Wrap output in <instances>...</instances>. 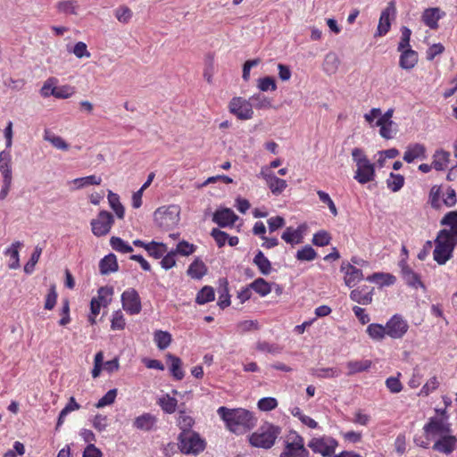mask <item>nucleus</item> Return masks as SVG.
I'll return each instance as SVG.
<instances>
[{
	"label": "nucleus",
	"mask_w": 457,
	"mask_h": 457,
	"mask_svg": "<svg viewBox=\"0 0 457 457\" xmlns=\"http://www.w3.org/2000/svg\"><path fill=\"white\" fill-rule=\"evenodd\" d=\"M217 413L225 423L226 428L236 435L245 434L253 428L257 422L254 414L244 408L229 409L220 406Z\"/></svg>",
	"instance_id": "f257e3e1"
},
{
	"label": "nucleus",
	"mask_w": 457,
	"mask_h": 457,
	"mask_svg": "<svg viewBox=\"0 0 457 457\" xmlns=\"http://www.w3.org/2000/svg\"><path fill=\"white\" fill-rule=\"evenodd\" d=\"M351 154L356 166L353 179L361 185L373 181L376 177L375 164L370 161L365 152L355 147Z\"/></svg>",
	"instance_id": "f03ea898"
},
{
	"label": "nucleus",
	"mask_w": 457,
	"mask_h": 457,
	"mask_svg": "<svg viewBox=\"0 0 457 457\" xmlns=\"http://www.w3.org/2000/svg\"><path fill=\"white\" fill-rule=\"evenodd\" d=\"M457 239L452 237L446 229H441L435 240L434 260L440 265L446 263L453 256Z\"/></svg>",
	"instance_id": "7ed1b4c3"
},
{
	"label": "nucleus",
	"mask_w": 457,
	"mask_h": 457,
	"mask_svg": "<svg viewBox=\"0 0 457 457\" xmlns=\"http://www.w3.org/2000/svg\"><path fill=\"white\" fill-rule=\"evenodd\" d=\"M180 208L171 204L159 207L154 213L155 224L162 230H170L176 228L179 222Z\"/></svg>",
	"instance_id": "20e7f679"
},
{
	"label": "nucleus",
	"mask_w": 457,
	"mask_h": 457,
	"mask_svg": "<svg viewBox=\"0 0 457 457\" xmlns=\"http://www.w3.org/2000/svg\"><path fill=\"white\" fill-rule=\"evenodd\" d=\"M279 434L280 428L278 427L265 424L250 436L249 442L254 447L269 449L274 445Z\"/></svg>",
	"instance_id": "39448f33"
},
{
	"label": "nucleus",
	"mask_w": 457,
	"mask_h": 457,
	"mask_svg": "<svg viewBox=\"0 0 457 457\" xmlns=\"http://www.w3.org/2000/svg\"><path fill=\"white\" fill-rule=\"evenodd\" d=\"M279 457H309L304 439L296 431H289L284 439V449Z\"/></svg>",
	"instance_id": "423d86ee"
},
{
	"label": "nucleus",
	"mask_w": 457,
	"mask_h": 457,
	"mask_svg": "<svg viewBox=\"0 0 457 457\" xmlns=\"http://www.w3.org/2000/svg\"><path fill=\"white\" fill-rule=\"evenodd\" d=\"M112 294V287H99L97 296L94 297L90 303L88 321L91 324L96 323V318L99 314L101 307H105L111 303Z\"/></svg>",
	"instance_id": "0eeeda50"
},
{
	"label": "nucleus",
	"mask_w": 457,
	"mask_h": 457,
	"mask_svg": "<svg viewBox=\"0 0 457 457\" xmlns=\"http://www.w3.org/2000/svg\"><path fill=\"white\" fill-rule=\"evenodd\" d=\"M229 112L237 119L245 120H250L253 116V104L249 100L243 97H233L228 104Z\"/></svg>",
	"instance_id": "6e6552de"
},
{
	"label": "nucleus",
	"mask_w": 457,
	"mask_h": 457,
	"mask_svg": "<svg viewBox=\"0 0 457 457\" xmlns=\"http://www.w3.org/2000/svg\"><path fill=\"white\" fill-rule=\"evenodd\" d=\"M337 445V441L330 436L313 437L308 443V447L311 448L312 452L325 457L334 454Z\"/></svg>",
	"instance_id": "1a4fd4ad"
},
{
	"label": "nucleus",
	"mask_w": 457,
	"mask_h": 457,
	"mask_svg": "<svg viewBox=\"0 0 457 457\" xmlns=\"http://www.w3.org/2000/svg\"><path fill=\"white\" fill-rule=\"evenodd\" d=\"M114 223L113 216L107 211H101L96 219L91 220L92 233L96 237H104L107 235Z\"/></svg>",
	"instance_id": "9d476101"
},
{
	"label": "nucleus",
	"mask_w": 457,
	"mask_h": 457,
	"mask_svg": "<svg viewBox=\"0 0 457 457\" xmlns=\"http://www.w3.org/2000/svg\"><path fill=\"white\" fill-rule=\"evenodd\" d=\"M423 430L428 437H440L453 432L451 424L444 418L431 417Z\"/></svg>",
	"instance_id": "9b49d317"
},
{
	"label": "nucleus",
	"mask_w": 457,
	"mask_h": 457,
	"mask_svg": "<svg viewBox=\"0 0 457 457\" xmlns=\"http://www.w3.org/2000/svg\"><path fill=\"white\" fill-rule=\"evenodd\" d=\"M259 177L263 179L267 187L274 195H279L287 187L285 179L278 178L272 170L267 167H262Z\"/></svg>",
	"instance_id": "f8f14e48"
},
{
	"label": "nucleus",
	"mask_w": 457,
	"mask_h": 457,
	"mask_svg": "<svg viewBox=\"0 0 457 457\" xmlns=\"http://www.w3.org/2000/svg\"><path fill=\"white\" fill-rule=\"evenodd\" d=\"M179 448L185 454H197L200 450V436L195 432H181Z\"/></svg>",
	"instance_id": "ddd939ff"
},
{
	"label": "nucleus",
	"mask_w": 457,
	"mask_h": 457,
	"mask_svg": "<svg viewBox=\"0 0 457 457\" xmlns=\"http://www.w3.org/2000/svg\"><path fill=\"white\" fill-rule=\"evenodd\" d=\"M408 329V322L399 314H395L386 323V334L393 339L402 338Z\"/></svg>",
	"instance_id": "4468645a"
},
{
	"label": "nucleus",
	"mask_w": 457,
	"mask_h": 457,
	"mask_svg": "<svg viewBox=\"0 0 457 457\" xmlns=\"http://www.w3.org/2000/svg\"><path fill=\"white\" fill-rule=\"evenodd\" d=\"M433 450L440 453L450 455L457 449V436L453 432L437 437L435 441Z\"/></svg>",
	"instance_id": "2eb2a0df"
},
{
	"label": "nucleus",
	"mask_w": 457,
	"mask_h": 457,
	"mask_svg": "<svg viewBox=\"0 0 457 457\" xmlns=\"http://www.w3.org/2000/svg\"><path fill=\"white\" fill-rule=\"evenodd\" d=\"M396 12L395 5L393 2H390L388 5L382 11L378 25L377 28V32L375 33V37H383L385 36L391 28V17H395Z\"/></svg>",
	"instance_id": "dca6fc26"
},
{
	"label": "nucleus",
	"mask_w": 457,
	"mask_h": 457,
	"mask_svg": "<svg viewBox=\"0 0 457 457\" xmlns=\"http://www.w3.org/2000/svg\"><path fill=\"white\" fill-rule=\"evenodd\" d=\"M121 302L123 309L129 314H137L141 311V302L136 290L129 289L122 293Z\"/></svg>",
	"instance_id": "f3484780"
},
{
	"label": "nucleus",
	"mask_w": 457,
	"mask_h": 457,
	"mask_svg": "<svg viewBox=\"0 0 457 457\" xmlns=\"http://www.w3.org/2000/svg\"><path fill=\"white\" fill-rule=\"evenodd\" d=\"M445 12L438 7H431L424 10L421 15L422 22L431 29H438V21L445 16Z\"/></svg>",
	"instance_id": "a211bd4d"
},
{
	"label": "nucleus",
	"mask_w": 457,
	"mask_h": 457,
	"mask_svg": "<svg viewBox=\"0 0 457 457\" xmlns=\"http://www.w3.org/2000/svg\"><path fill=\"white\" fill-rule=\"evenodd\" d=\"M341 271L345 274L344 278L347 286L351 283H358L363 278L362 271L347 262H342Z\"/></svg>",
	"instance_id": "6ab92c4d"
},
{
	"label": "nucleus",
	"mask_w": 457,
	"mask_h": 457,
	"mask_svg": "<svg viewBox=\"0 0 457 457\" xmlns=\"http://www.w3.org/2000/svg\"><path fill=\"white\" fill-rule=\"evenodd\" d=\"M212 220L220 227H232L236 220H237V216L232 210L227 208L220 211H217L213 214Z\"/></svg>",
	"instance_id": "aec40b11"
},
{
	"label": "nucleus",
	"mask_w": 457,
	"mask_h": 457,
	"mask_svg": "<svg viewBox=\"0 0 457 457\" xmlns=\"http://www.w3.org/2000/svg\"><path fill=\"white\" fill-rule=\"evenodd\" d=\"M426 158V147L424 145L420 143L411 144L407 146L404 154L403 160L407 163H411L414 162L416 159H425Z\"/></svg>",
	"instance_id": "412c9836"
},
{
	"label": "nucleus",
	"mask_w": 457,
	"mask_h": 457,
	"mask_svg": "<svg viewBox=\"0 0 457 457\" xmlns=\"http://www.w3.org/2000/svg\"><path fill=\"white\" fill-rule=\"evenodd\" d=\"M157 418L154 415L146 412L137 416L133 421V426L135 428L139 430L150 431L155 428Z\"/></svg>",
	"instance_id": "4be33fe9"
},
{
	"label": "nucleus",
	"mask_w": 457,
	"mask_h": 457,
	"mask_svg": "<svg viewBox=\"0 0 457 457\" xmlns=\"http://www.w3.org/2000/svg\"><path fill=\"white\" fill-rule=\"evenodd\" d=\"M399 65L403 70L412 69L418 62V53L411 48L400 51Z\"/></svg>",
	"instance_id": "5701e85b"
},
{
	"label": "nucleus",
	"mask_w": 457,
	"mask_h": 457,
	"mask_svg": "<svg viewBox=\"0 0 457 457\" xmlns=\"http://www.w3.org/2000/svg\"><path fill=\"white\" fill-rule=\"evenodd\" d=\"M399 265L402 277L408 286H423L419 275L408 266L404 260H402Z\"/></svg>",
	"instance_id": "b1692460"
},
{
	"label": "nucleus",
	"mask_w": 457,
	"mask_h": 457,
	"mask_svg": "<svg viewBox=\"0 0 457 457\" xmlns=\"http://www.w3.org/2000/svg\"><path fill=\"white\" fill-rule=\"evenodd\" d=\"M353 301L360 304H369L372 301V289L370 287H356L350 295Z\"/></svg>",
	"instance_id": "393cba45"
},
{
	"label": "nucleus",
	"mask_w": 457,
	"mask_h": 457,
	"mask_svg": "<svg viewBox=\"0 0 457 457\" xmlns=\"http://www.w3.org/2000/svg\"><path fill=\"white\" fill-rule=\"evenodd\" d=\"M22 244L20 241H16L4 251V255L9 258L8 267L10 269L14 270L20 267L19 250Z\"/></svg>",
	"instance_id": "a878e982"
},
{
	"label": "nucleus",
	"mask_w": 457,
	"mask_h": 457,
	"mask_svg": "<svg viewBox=\"0 0 457 457\" xmlns=\"http://www.w3.org/2000/svg\"><path fill=\"white\" fill-rule=\"evenodd\" d=\"M442 226H445L449 228H445L448 234L457 239V211H452L447 212L440 221Z\"/></svg>",
	"instance_id": "bb28decb"
},
{
	"label": "nucleus",
	"mask_w": 457,
	"mask_h": 457,
	"mask_svg": "<svg viewBox=\"0 0 457 457\" xmlns=\"http://www.w3.org/2000/svg\"><path fill=\"white\" fill-rule=\"evenodd\" d=\"M118 262L115 254L109 253L99 262V270L102 274H109L118 270Z\"/></svg>",
	"instance_id": "cd10ccee"
},
{
	"label": "nucleus",
	"mask_w": 457,
	"mask_h": 457,
	"mask_svg": "<svg viewBox=\"0 0 457 457\" xmlns=\"http://www.w3.org/2000/svg\"><path fill=\"white\" fill-rule=\"evenodd\" d=\"M450 161V153L444 150H437L433 155L432 166L436 170H445Z\"/></svg>",
	"instance_id": "c85d7f7f"
},
{
	"label": "nucleus",
	"mask_w": 457,
	"mask_h": 457,
	"mask_svg": "<svg viewBox=\"0 0 457 457\" xmlns=\"http://www.w3.org/2000/svg\"><path fill=\"white\" fill-rule=\"evenodd\" d=\"M0 172L2 177H12V154L10 151L0 152Z\"/></svg>",
	"instance_id": "c756f323"
},
{
	"label": "nucleus",
	"mask_w": 457,
	"mask_h": 457,
	"mask_svg": "<svg viewBox=\"0 0 457 457\" xmlns=\"http://www.w3.org/2000/svg\"><path fill=\"white\" fill-rule=\"evenodd\" d=\"M366 280L378 286H391L395 283L396 278L389 273H374L368 276Z\"/></svg>",
	"instance_id": "7c9ffc66"
},
{
	"label": "nucleus",
	"mask_w": 457,
	"mask_h": 457,
	"mask_svg": "<svg viewBox=\"0 0 457 457\" xmlns=\"http://www.w3.org/2000/svg\"><path fill=\"white\" fill-rule=\"evenodd\" d=\"M168 363L170 364V371L171 375L177 380H180L184 378V372L181 368V361L179 357L174 356L170 353L166 355Z\"/></svg>",
	"instance_id": "2f4dec72"
},
{
	"label": "nucleus",
	"mask_w": 457,
	"mask_h": 457,
	"mask_svg": "<svg viewBox=\"0 0 457 457\" xmlns=\"http://www.w3.org/2000/svg\"><path fill=\"white\" fill-rule=\"evenodd\" d=\"M108 202L110 207L113 210L118 219L122 220L125 216V208L120 201L118 194L109 191Z\"/></svg>",
	"instance_id": "473e14b6"
},
{
	"label": "nucleus",
	"mask_w": 457,
	"mask_h": 457,
	"mask_svg": "<svg viewBox=\"0 0 457 457\" xmlns=\"http://www.w3.org/2000/svg\"><path fill=\"white\" fill-rule=\"evenodd\" d=\"M56 9L64 14L77 15L79 4L76 0H61L56 4Z\"/></svg>",
	"instance_id": "72a5a7b5"
},
{
	"label": "nucleus",
	"mask_w": 457,
	"mask_h": 457,
	"mask_svg": "<svg viewBox=\"0 0 457 457\" xmlns=\"http://www.w3.org/2000/svg\"><path fill=\"white\" fill-rule=\"evenodd\" d=\"M366 331L369 337L376 341H381L387 336L386 326L378 323L370 324Z\"/></svg>",
	"instance_id": "f704fd0d"
},
{
	"label": "nucleus",
	"mask_w": 457,
	"mask_h": 457,
	"mask_svg": "<svg viewBox=\"0 0 457 457\" xmlns=\"http://www.w3.org/2000/svg\"><path fill=\"white\" fill-rule=\"evenodd\" d=\"M346 367L348 369L347 375H353L368 370L371 367V361H350L347 362Z\"/></svg>",
	"instance_id": "c9c22d12"
},
{
	"label": "nucleus",
	"mask_w": 457,
	"mask_h": 457,
	"mask_svg": "<svg viewBox=\"0 0 457 457\" xmlns=\"http://www.w3.org/2000/svg\"><path fill=\"white\" fill-rule=\"evenodd\" d=\"M145 250L150 256L155 259H160L167 253V246L165 244L152 241L147 243V245H145Z\"/></svg>",
	"instance_id": "e433bc0d"
},
{
	"label": "nucleus",
	"mask_w": 457,
	"mask_h": 457,
	"mask_svg": "<svg viewBox=\"0 0 457 457\" xmlns=\"http://www.w3.org/2000/svg\"><path fill=\"white\" fill-rule=\"evenodd\" d=\"M250 102L253 104V108L262 110L270 109L272 107V101L262 94H254L250 97Z\"/></svg>",
	"instance_id": "4c0bfd02"
},
{
	"label": "nucleus",
	"mask_w": 457,
	"mask_h": 457,
	"mask_svg": "<svg viewBox=\"0 0 457 457\" xmlns=\"http://www.w3.org/2000/svg\"><path fill=\"white\" fill-rule=\"evenodd\" d=\"M158 404L164 412L171 414L176 411L178 401L169 395H164L158 399Z\"/></svg>",
	"instance_id": "58836bf2"
},
{
	"label": "nucleus",
	"mask_w": 457,
	"mask_h": 457,
	"mask_svg": "<svg viewBox=\"0 0 457 457\" xmlns=\"http://www.w3.org/2000/svg\"><path fill=\"white\" fill-rule=\"evenodd\" d=\"M154 341L160 350H164L171 343V335L167 331L156 330L154 334Z\"/></svg>",
	"instance_id": "ea45409f"
},
{
	"label": "nucleus",
	"mask_w": 457,
	"mask_h": 457,
	"mask_svg": "<svg viewBox=\"0 0 457 457\" xmlns=\"http://www.w3.org/2000/svg\"><path fill=\"white\" fill-rule=\"evenodd\" d=\"M443 195L440 186H433L428 195V204L433 209L438 210L442 206L441 197Z\"/></svg>",
	"instance_id": "a19ab883"
},
{
	"label": "nucleus",
	"mask_w": 457,
	"mask_h": 457,
	"mask_svg": "<svg viewBox=\"0 0 457 457\" xmlns=\"http://www.w3.org/2000/svg\"><path fill=\"white\" fill-rule=\"evenodd\" d=\"M77 189L83 188L87 186H98L102 183V179L99 176L90 175L87 177L78 178L72 180Z\"/></svg>",
	"instance_id": "79ce46f5"
},
{
	"label": "nucleus",
	"mask_w": 457,
	"mask_h": 457,
	"mask_svg": "<svg viewBox=\"0 0 457 457\" xmlns=\"http://www.w3.org/2000/svg\"><path fill=\"white\" fill-rule=\"evenodd\" d=\"M319 378H334L341 375V370L337 367L320 368L312 371Z\"/></svg>",
	"instance_id": "37998d69"
},
{
	"label": "nucleus",
	"mask_w": 457,
	"mask_h": 457,
	"mask_svg": "<svg viewBox=\"0 0 457 457\" xmlns=\"http://www.w3.org/2000/svg\"><path fill=\"white\" fill-rule=\"evenodd\" d=\"M254 264L259 268L262 274H269L271 270V264L269 259L259 251L253 258Z\"/></svg>",
	"instance_id": "c03bdc74"
},
{
	"label": "nucleus",
	"mask_w": 457,
	"mask_h": 457,
	"mask_svg": "<svg viewBox=\"0 0 457 457\" xmlns=\"http://www.w3.org/2000/svg\"><path fill=\"white\" fill-rule=\"evenodd\" d=\"M404 177L401 174L391 172L386 179L387 187L394 193L398 192L404 185Z\"/></svg>",
	"instance_id": "a18cd8bd"
},
{
	"label": "nucleus",
	"mask_w": 457,
	"mask_h": 457,
	"mask_svg": "<svg viewBox=\"0 0 457 457\" xmlns=\"http://www.w3.org/2000/svg\"><path fill=\"white\" fill-rule=\"evenodd\" d=\"M110 245L113 250L121 253L133 252L132 246L119 237H112L110 239Z\"/></svg>",
	"instance_id": "49530a36"
},
{
	"label": "nucleus",
	"mask_w": 457,
	"mask_h": 457,
	"mask_svg": "<svg viewBox=\"0 0 457 457\" xmlns=\"http://www.w3.org/2000/svg\"><path fill=\"white\" fill-rule=\"evenodd\" d=\"M44 139L50 142L52 145L57 149L62 151H67L69 149V145L62 137L51 134L47 130L45 131Z\"/></svg>",
	"instance_id": "de8ad7c7"
},
{
	"label": "nucleus",
	"mask_w": 457,
	"mask_h": 457,
	"mask_svg": "<svg viewBox=\"0 0 457 457\" xmlns=\"http://www.w3.org/2000/svg\"><path fill=\"white\" fill-rule=\"evenodd\" d=\"M255 349L259 352L271 353L273 355L282 352V348L279 345L266 341H258L255 345Z\"/></svg>",
	"instance_id": "09e8293b"
},
{
	"label": "nucleus",
	"mask_w": 457,
	"mask_h": 457,
	"mask_svg": "<svg viewBox=\"0 0 457 457\" xmlns=\"http://www.w3.org/2000/svg\"><path fill=\"white\" fill-rule=\"evenodd\" d=\"M340 61L334 53H329L324 60V71L328 73H335L339 66Z\"/></svg>",
	"instance_id": "8fccbe9b"
},
{
	"label": "nucleus",
	"mask_w": 457,
	"mask_h": 457,
	"mask_svg": "<svg viewBox=\"0 0 457 457\" xmlns=\"http://www.w3.org/2000/svg\"><path fill=\"white\" fill-rule=\"evenodd\" d=\"M178 426L180 428L182 432H191L190 428L194 424L193 418L186 411H179L177 419Z\"/></svg>",
	"instance_id": "3c124183"
},
{
	"label": "nucleus",
	"mask_w": 457,
	"mask_h": 457,
	"mask_svg": "<svg viewBox=\"0 0 457 457\" xmlns=\"http://www.w3.org/2000/svg\"><path fill=\"white\" fill-rule=\"evenodd\" d=\"M281 238L287 244H299L302 240V235L299 230L288 227L283 232Z\"/></svg>",
	"instance_id": "603ef678"
},
{
	"label": "nucleus",
	"mask_w": 457,
	"mask_h": 457,
	"mask_svg": "<svg viewBox=\"0 0 457 457\" xmlns=\"http://www.w3.org/2000/svg\"><path fill=\"white\" fill-rule=\"evenodd\" d=\"M117 393L118 392L116 388L109 390L103 397L98 400L95 406L98 409H101L105 406L112 405L115 402Z\"/></svg>",
	"instance_id": "864d4df0"
},
{
	"label": "nucleus",
	"mask_w": 457,
	"mask_h": 457,
	"mask_svg": "<svg viewBox=\"0 0 457 457\" xmlns=\"http://www.w3.org/2000/svg\"><path fill=\"white\" fill-rule=\"evenodd\" d=\"M91 423L96 431L103 432L105 431L109 426V419L105 415L96 414L92 418Z\"/></svg>",
	"instance_id": "5fc2aeb1"
},
{
	"label": "nucleus",
	"mask_w": 457,
	"mask_h": 457,
	"mask_svg": "<svg viewBox=\"0 0 457 457\" xmlns=\"http://www.w3.org/2000/svg\"><path fill=\"white\" fill-rule=\"evenodd\" d=\"M116 19L121 23H128L132 18V11L126 5L118 7L114 12Z\"/></svg>",
	"instance_id": "6e6d98bb"
},
{
	"label": "nucleus",
	"mask_w": 457,
	"mask_h": 457,
	"mask_svg": "<svg viewBox=\"0 0 457 457\" xmlns=\"http://www.w3.org/2000/svg\"><path fill=\"white\" fill-rule=\"evenodd\" d=\"M52 93L55 98L58 99H67L70 98L73 94L74 90L71 86L64 85L61 87H55L52 89Z\"/></svg>",
	"instance_id": "4d7b16f0"
},
{
	"label": "nucleus",
	"mask_w": 457,
	"mask_h": 457,
	"mask_svg": "<svg viewBox=\"0 0 457 457\" xmlns=\"http://www.w3.org/2000/svg\"><path fill=\"white\" fill-rule=\"evenodd\" d=\"M237 331L240 333H245L260 329V325L257 320H246L237 323Z\"/></svg>",
	"instance_id": "13d9d810"
},
{
	"label": "nucleus",
	"mask_w": 457,
	"mask_h": 457,
	"mask_svg": "<svg viewBox=\"0 0 457 457\" xmlns=\"http://www.w3.org/2000/svg\"><path fill=\"white\" fill-rule=\"evenodd\" d=\"M411 36V30L403 26L401 28V39L397 46L398 51H402L407 48H411L410 40Z\"/></svg>",
	"instance_id": "bf43d9fd"
},
{
	"label": "nucleus",
	"mask_w": 457,
	"mask_h": 457,
	"mask_svg": "<svg viewBox=\"0 0 457 457\" xmlns=\"http://www.w3.org/2000/svg\"><path fill=\"white\" fill-rule=\"evenodd\" d=\"M331 237L328 232L320 230L313 235L312 243L317 246H326L329 245Z\"/></svg>",
	"instance_id": "052dcab7"
},
{
	"label": "nucleus",
	"mask_w": 457,
	"mask_h": 457,
	"mask_svg": "<svg viewBox=\"0 0 457 457\" xmlns=\"http://www.w3.org/2000/svg\"><path fill=\"white\" fill-rule=\"evenodd\" d=\"M258 88L261 91H275L277 89V85L274 78L266 76L264 78H261L258 80Z\"/></svg>",
	"instance_id": "680f3d73"
},
{
	"label": "nucleus",
	"mask_w": 457,
	"mask_h": 457,
	"mask_svg": "<svg viewBox=\"0 0 457 457\" xmlns=\"http://www.w3.org/2000/svg\"><path fill=\"white\" fill-rule=\"evenodd\" d=\"M257 406L263 411H272L278 406V401L274 397H263L258 401Z\"/></svg>",
	"instance_id": "e2e57ef3"
},
{
	"label": "nucleus",
	"mask_w": 457,
	"mask_h": 457,
	"mask_svg": "<svg viewBox=\"0 0 457 457\" xmlns=\"http://www.w3.org/2000/svg\"><path fill=\"white\" fill-rule=\"evenodd\" d=\"M317 253L312 246H304L297 251L296 258L299 261H312L316 258Z\"/></svg>",
	"instance_id": "0e129e2a"
},
{
	"label": "nucleus",
	"mask_w": 457,
	"mask_h": 457,
	"mask_svg": "<svg viewBox=\"0 0 457 457\" xmlns=\"http://www.w3.org/2000/svg\"><path fill=\"white\" fill-rule=\"evenodd\" d=\"M125 319L121 312L118 311L112 314L111 328L112 330H121L125 328Z\"/></svg>",
	"instance_id": "69168bd1"
},
{
	"label": "nucleus",
	"mask_w": 457,
	"mask_h": 457,
	"mask_svg": "<svg viewBox=\"0 0 457 457\" xmlns=\"http://www.w3.org/2000/svg\"><path fill=\"white\" fill-rule=\"evenodd\" d=\"M371 420V417L370 414L365 413L361 410H358L353 413V418L352 421L354 424L361 426H368Z\"/></svg>",
	"instance_id": "338daca9"
},
{
	"label": "nucleus",
	"mask_w": 457,
	"mask_h": 457,
	"mask_svg": "<svg viewBox=\"0 0 457 457\" xmlns=\"http://www.w3.org/2000/svg\"><path fill=\"white\" fill-rule=\"evenodd\" d=\"M439 386V382L436 377H432L429 378L426 384L420 389V395L427 396L432 392H434Z\"/></svg>",
	"instance_id": "774afa93"
}]
</instances>
